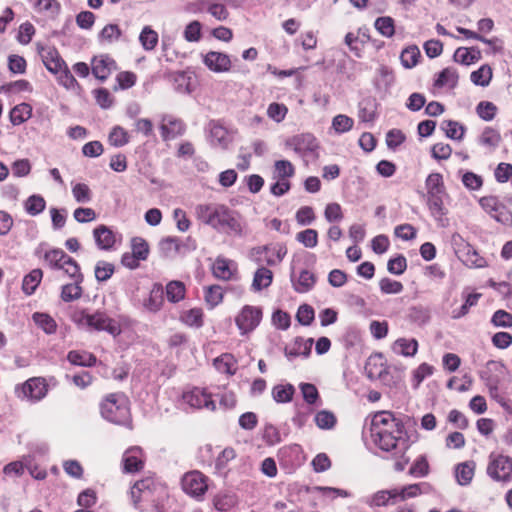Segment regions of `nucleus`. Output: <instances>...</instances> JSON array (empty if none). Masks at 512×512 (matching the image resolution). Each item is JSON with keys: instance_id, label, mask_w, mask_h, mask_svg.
<instances>
[{"instance_id": "44", "label": "nucleus", "mask_w": 512, "mask_h": 512, "mask_svg": "<svg viewBox=\"0 0 512 512\" xmlns=\"http://www.w3.org/2000/svg\"><path fill=\"white\" fill-rule=\"evenodd\" d=\"M122 31L116 24H107L98 34V40L103 44H111L120 39Z\"/></svg>"}, {"instance_id": "13", "label": "nucleus", "mask_w": 512, "mask_h": 512, "mask_svg": "<svg viewBox=\"0 0 512 512\" xmlns=\"http://www.w3.org/2000/svg\"><path fill=\"white\" fill-rule=\"evenodd\" d=\"M365 371L367 377L372 380L378 379L386 385H391L393 383L392 377L381 354H376L368 358L365 365Z\"/></svg>"}, {"instance_id": "59", "label": "nucleus", "mask_w": 512, "mask_h": 512, "mask_svg": "<svg viewBox=\"0 0 512 512\" xmlns=\"http://www.w3.org/2000/svg\"><path fill=\"white\" fill-rule=\"evenodd\" d=\"M429 464L424 455L419 456L409 469V475L415 478H422L429 474Z\"/></svg>"}, {"instance_id": "22", "label": "nucleus", "mask_w": 512, "mask_h": 512, "mask_svg": "<svg viewBox=\"0 0 512 512\" xmlns=\"http://www.w3.org/2000/svg\"><path fill=\"white\" fill-rule=\"evenodd\" d=\"M209 142L213 147L227 149L231 142L227 129L216 121L209 123Z\"/></svg>"}, {"instance_id": "55", "label": "nucleus", "mask_w": 512, "mask_h": 512, "mask_svg": "<svg viewBox=\"0 0 512 512\" xmlns=\"http://www.w3.org/2000/svg\"><path fill=\"white\" fill-rule=\"evenodd\" d=\"M374 26L384 37H392L395 33L394 19L390 16L378 17L375 20Z\"/></svg>"}, {"instance_id": "36", "label": "nucleus", "mask_w": 512, "mask_h": 512, "mask_svg": "<svg viewBox=\"0 0 512 512\" xmlns=\"http://www.w3.org/2000/svg\"><path fill=\"white\" fill-rule=\"evenodd\" d=\"M458 83V73L453 68H445L434 81V86L437 88L449 87L455 88Z\"/></svg>"}, {"instance_id": "1", "label": "nucleus", "mask_w": 512, "mask_h": 512, "mask_svg": "<svg viewBox=\"0 0 512 512\" xmlns=\"http://www.w3.org/2000/svg\"><path fill=\"white\" fill-rule=\"evenodd\" d=\"M370 433L373 443L395 460L394 469L403 471L410 461L406 453L411 441L402 421L392 412H377L372 418Z\"/></svg>"}, {"instance_id": "3", "label": "nucleus", "mask_w": 512, "mask_h": 512, "mask_svg": "<svg viewBox=\"0 0 512 512\" xmlns=\"http://www.w3.org/2000/svg\"><path fill=\"white\" fill-rule=\"evenodd\" d=\"M100 409L102 417L107 421L132 429L129 400L123 393L109 394Z\"/></svg>"}, {"instance_id": "35", "label": "nucleus", "mask_w": 512, "mask_h": 512, "mask_svg": "<svg viewBox=\"0 0 512 512\" xmlns=\"http://www.w3.org/2000/svg\"><path fill=\"white\" fill-rule=\"evenodd\" d=\"M167 299L171 303H178L185 298L186 288L183 282L172 280L165 288Z\"/></svg>"}, {"instance_id": "26", "label": "nucleus", "mask_w": 512, "mask_h": 512, "mask_svg": "<svg viewBox=\"0 0 512 512\" xmlns=\"http://www.w3.org/2000/svg\"><path fill=\"white\" fill-rule=\"evenodd\" d=\"M378 103L374 97H366L359 102L358 117L362 122H373L377 118Z\"/></svg>"}, {"instance_id": "37", "label": "nucleus", "mask_w": 512, "mask_h": 512, "mask_svg": "<svg viewBox=\"0 0 512 512\" xmlns=\"http://www.w3.org/2000/svg\"><path fill=\"white\" fill-rule=\"evenodd\" d=\"M273 279L272 271L268 268H258L254 274L252 289L254 291H261L271 285Z\"/></svg>"}, {"instance_id": "40", "label": "nucleus", "mask_w": 512, "mask_h": 512, "mask_svg": "<svg viewBox=\"0 0 512 512\" xmlns=\"http://www.w3.org/2000/svg\"><path fill=\"white\" fill-rule=\"evenodd\" d=\"M441 129L445 132V135L453 140H462L465 134V127L454 120H444L441 123Z\"/></svg>"}, {"instance_id": "21", "label": "nucleus", "mask_w": 512, "mask_h": 512, "mask_svg": "<svg viewBox=\"0 0 512 512\" xmlns=\"http://www.w3.org/2000/svg\"><path fill=\"white\" fill-rule=\"evenodd\" d=\"M39 54L46 69L53 74H57L65 66V61L54 47H42Z\"/></svg>"}, {"instance_id": "15", "label": "nucleus", "mask_w": 512, "mask_h": 512, "mask_svg": "<svg viewBox=\"0 0 512 512\" xmlns=\"http://www.w3.org/2000/svg\"><path fill=\"white\" fill-rule=\"evenodd\" d=\"M286 254L287 249L283 245L261 246L252 249V255L257 256V260H264L270 266L280 263Z\"/></svg>"}, {"instance_id": "17", "label": "nucleus", "mask_w": 512, "mask_h": 512, "mask_svg": "<svg viewBox=\"0 0 512 512\" xmlns=\"http://www.w3.org/2000/svg\"><path fill=\"white\" fill-rule=\"evenodd\" d=\"M160 131L163 140L175 139L184 133L185 124L172 115H164L161 119Z\"/></svg>"}, {"instance_id": "11", "label": "nucleus", "mask_w": 512, "mask_h": 512, "mask_svg": "<svg viewBox=\"0 0 512 512\" xmlns=\"http://www.w3.org/2000/svg\"><path fill=\"white\" fill-rule=\"evenodd\" d=\"M181 484L183 491L194 498H201L208 489L207 478L196 470L186 473Z\"/></svg>"}, {"instance_id": "19", "label": "nucleus", "mask_w": 512, "mask_h": 512, "mask_svg": "<svg viewBox=\"0 0 512 512\" xmlns=\"http://www.w3.org/2000/svg\"><path fill=\"white\" fill-rule=\"evenodd\" d=\"M203 63L215 73L228 72L231 68L230 57L221 52L210 51L203 56Z\"/></svg>"}, {"instance_id": "50", "label": "nucleus", "mask_w": 512, "mask_h": 512, "mask_svg": "<svg viewBox=\"0 0 512 512\" xmlns=\"http://www.w3.org/2000/svg\"><path fill=\"white\" fill-rule=\"evenodd\" d=\"M130 137L128 132L121 126H114L108 135V142L114 147H123L128 144Z\"/></svg>"}, {"instance_id": "33", "label": "nucleus", "mask_w": 512, "mask_h": 512, "mask_svg": "<svg viewBox=\"0 0 512 512\" xmlns=\"http://www.w3.org/2000/svg\"><path fill=\"white\" fill-rule=\"evenodd\" d=\"M295 174V168L293 164L288 160H277L274 163L272 178L274 180H285L289 181Z\"/></svg>"}, {"instance_id": "53", "label": "nucleus", "mask_w": 512, "mask_h": 512, "mask_svg": "<svg viewBox=\"0 0 512 512\" xmlns=\"http://www.w3.org/2000/svg\"><path fill=\"white\" fill-rule=\"evenodd\" d=\"M470 79L475 85L486 87L492 79V69L488 65H482L471 73Z\"/></svg>"}, {"instance_id": "24", "label": "nucleus", "mask_w": 512, "mask_h": 512, "mask_svg": "<svg viewBox=\"0 0 512 512\" xmlns=\"http://www.w3.org/2000/svg\"><path fill=\"white\" fill-rule=\"evenodd\" d=\"M164 303V288L160 283L153 284L149 296L144 300V308L152 313L158 312Z\"/></svg>"}, {"instance_id": "38", "label": "nucleus", "mask_w": 512, "mask_h": 512, "mask_svg": "<svg viewBox=\"0 0 512 512\" xmlns=\"http://www.w3.org/2000/svg\"><path fill=\"white\" fill-rule=\"evenodd\" d=\"M232 265V261L218 257L213 264L214 276L222 280L231 279L233 276Z\"/></svg>"}, {"instance_id": "62", "label": "nucleus", "mask_w": 512, "mask_h": 512, "mask_svg": "<svg viewBox=\"0 0 512 512\" xmlns=\"http://www.w3.org/2000/svg\"><path fill=\"white\" fill-rule=\"evenodd\" d=\"M214 364L216 368L222 373L233 375L236 372L235 360L230 354H224L218 357L215 359Z\"/></svg>"}, {"instance_id": "58", "label": "nucleus", "mask_w": 512, "mask_h": 512, "mask_svg": "<svg viewBox=\"0 0 512 512\" xmlns=\"http://www.w3.org/2000/svg\"><path fill=\"white\" fill-rule=\"evenodd\" d=\"M73 281L81 283L83 281V274L80 271L78 263L68 255V259L62 264L61 268Z\"/></svg>"}, {"instance_id": "34", "label": "nucleus", "mask_w": 512, "mask_h": 512, "mask_svg": "<svg viewBox=\"0 0 512 512\" xmlns=\"http://www.w3.org/2000/svg\"><path fill=\"white\" fill-rule=\"evenodd\" d=\"M68 361L77 366L91 367L96 363V357L87 351L72 350L67 355Z\"/></svg>"}, {"instance_id": "60", "label": "nucleus", "mask_w": 512, "mask_h": 512, "mask_svg": "<svg viewBox=\"0 0 512 512\" xmlns=\"http://www.w3.org/2000/svg\"><path fill=\"white\" fill-rule=\"evenodd\" d=\"M44 259L50 267L60 269L68 255L61 249H51L45 253Z\"/></svg>"}, {"instance_id": "42", "label": "nucleus", "mask_w": 512, "mask_h": 512, "mask_svg": "<svg viewBox=\"0 0 512 512\" xmlns=\"http://www.w3.org/2000/svg\"><path fill=\"white\" fill-rule=\"evenodd\" d=\"M393 350L403 356H414L418 350L416 339L399 338L393 344Z\"/></svg>"}, {"instance_id": "64", "label": "nucleus", "mask_w": 512, "mask_h": 512, "mask_svg": "<svg viewBox=\"0 0 512 512\" xmlns=\"http://www.w3.org/2000/svg\"><path fill=\"white\" fill-rule=\"evenodd\" d=\"M296 240L306 248H314L318 244V233L314 229H306L296 234Z\"/></svg>"}, {"instance_id": "61", "label": "nucleus", "mask_w": 512, "mask_h": 512, "mask_svg": "<svg viewBox=\"0 0 512 512\" xmlns=\"http://www.w3.org/2000/svg\"><path fill=\"white\" fill-rule=\"evenodd\" d=\"M173 81L177 92L189 94L193 91L191 87V77L187 73L176 72L173 75Z\"/></svg>"}, {"instance_id": "30", "label": "nucleus", "mask_w": 512, "mask_h": 512, "mask_svg": "<svg viewBox=\"0 0 512 512\" xmlns=\"http://www.w3.org/2000/svg\"><path fill=\"white\" fill-rule=\"evenodd\" d=\"M500 132L492 127H485L478 138V143L490 150H495L501 143Z\"/></svg>"}, {"instance_id": "52", "label": "nucleus", "mask_w": 512, "mask_h": 512, "mask_svg": "<svg viewBox=\"0 0 512 512\" xmlns=\"http://www.w3.org/2000/svg\"><path fill=\"white\" fill-rule=\"evenodd\" d=\"M139 41L144 50L151 51L158 43V34L150 26H145L139 35Z\"/></svg>"}, {"instance_id": "63", "label": "nucleus", "mask_w": 512, "mask_h": 512, "mask_svg": "<svg viewBox=\"0 0 512 512\" xmlns=\"http://www.w3.org/2000/svg\"><path fill=\"white\" fill-rule=\"evenodd\" d=\"M81 283L74 281L73 283L62 286L61 298L65 302L76 300L82 295Z\"/></svg>"}, {"instance_id": "25", "label": "nucleus", "mask_w": 512, "mask_h": 512, "mask_svg": "<svg viewBox=\"0 0 512 512\" xmlns=\"http://www.w3.org/2000/svg\"><path fill=\"white\" fill-rule=\"evenodd\" d=\"M433 490L428 482L409 484L401 489H397L398 500L405 501L409 498L417 497L421 494H428Z\"/></svg>"}, {"instance_id": "18", "label": "nucleus", "mask_w": 512, "mask_h": 512, "mask_svg": "<svg viewBox=\"0 0 512 512\" xmlns=\"http://www.w3.org/2000/svg\"><path fill=\"white\" fill-rule=\"evenodd\" d=\"M91 66L92 74L100 81L106 80L116 70V62L108 55L93 57Z\"/></svg>"}, {"instance_id": "49", "label": "nucleus", "mask_w": 512, "mask_h": 512, "mask_svg": "<svg viewBox=\"0 0 512 512\" xmlns=\"http://www.w3.org/2000/svg\"><path fill=\"white\" fill-rule=\"evenodd\" d=\"M35 324L46 334H54L57 329L55 320L48 314L36 312L32 316Z\"/></svg>"}, {"instance_id": "47", "label": "nucleus", "mask_w": 512, "mask_h": 512, "mask_svg": "<svg viewBox=\"0 0 512 512\" xmlns=\"http://www.w3.org/2000/svg\"><path fill=\"white\" fill-rule=\"evenodd\" d=\"M180 321L189 327L200 328L203 325V312L200 308L184 311Z\"/></svg>"}, {"instance_id": "23", "label": "nucleus", "mask_w": 512, "mask_h": 512, "mask_svg": "<svg viewBox=\"0 0 512 512\" xmlns=\"http://www.w3.org/2000/svg\"><path fill=\"white\" fill-rule=\"evenodd\" d=\"M93 237L100 250H110L116 242L115 233L106 225H99L93 230Z\"/></svg>"}, {"instance_id": "43", "label": "nucleus", "mask_w": 512, "mask_h": 512, "mask_svg": "<svg viewBox=\"0 0 512 512\" xmlns=\"http://www.w3.org/2000/svg\"><path fill=\"white\" fill-rule=\"evenodd\" d=\"M32 115V107L27 103L16 105L10 112V121L13 125H20Z\"/></svg>"}, {"instance_id": "56", "label": "nucleus", "mask_w": 512, "mask_h": 512, "mask_svg": "<svg viewBox=\"0 0 512 512\" xmlns=\"http://www.w3.org/2000/svg\"><path fill=\"white\" fill-rule=\"evenodd\" d=\"M114 271V264L104 260L98 261L94 269L95 278L98 282H105L111 278V276L114 274Z\"/></svg>"}, {"instance_id": "4", "label": "nucleus", "mask_w": 512, "mask_h": 512, "mask_svg": "<svg viewBox=\"0 0 512 512\" xmlns=\"http://www.w3.org/2000/svg\"><path fill=\"white\" fill-rule=\"evenodd\" d=\"M486 473L489 478L497 483H511L512 457L501 452H491L488 456Z\"/></svg>"}, {"instance_id": "16", "label": "nucleus", "mask_w": 512, "mask_h": 512, "mask_svg": "<svg viewBox=\"0 0 512 512\" xmlns=\"http://www.w3.org/2000/svg\"><path fill=\"white\" fill-rule=\"evenodd\" d=\"M183 400L186 404L193 408L208 410H215V402L212 400L211 395L205 389L193 388L183 394Z\"/></svg>"}, {"instance_id": "41", "label": "nucleus", "mask_w": 512, "mask_h": 512, "mask_svg": "<svg viewBox=\"0 0 512 512\" xmlns=\"http://www.w3.org/2000/svg\"><path fill=\"white\" fill-rule=\"evenodd\" d=\"M43 277V272L41 269H33L29 274H27L22 282V290L26 295H32L38 285L41 282Z\"/></svg>"}, {"instance_id": "48", "label": "nucleus", "mask_w": 512, "mask_h": 512, "mask_svg": "<svg viewBox=\"0 0 512 512\" xmlns=\"http://www.w3.org/2000/svg\"><path fill=\"white\" fill-rule=\"evenodd\" d=\"M420 56H421V53L417 46H415V45L408 46L407 48H405L402 51V53L400 55L401 64L405 68L411 69L417 65Z\"/></svg>"}, {"instance_id": "7", "label": "nucleus", "mask_w": 512, "mask_h": 512, "mask_svg": "<svg viewBox=\"0 0 512 512\" xmlns=\"http://www.w3.org/2000/svg\"><path fill=\"white\" fill-rule=\"evenodd\" d=\"M19 398L36 403L44 399L48 393V384L43 377H32L26 380L21 387L16 388Z\"/></svg>"}, {"instance_id": "20", "label": "nucleus", "mask_w": 512, "mask_h": 512, "mask_svg": "<svg viewBox=\"0 0 512 512\" xmlns=\"http://www.w3.org/2000/svg\"><path fill=\"white\" fill-rule=\"evenodd\" d=\"M290 278L293 289L298 293L309 292L316 283V276L314 273L306 269L301 270L298 277H296L294 267H292Z\"/></svg>"}, {"instance_id": "39", "label": "nucleus", "mask_w": 512, "mask_h": 512, "mask_svg": "<svg viewBox=\"0 0 512 512\" xmlns=\"http://www.w3.org/2000/svg\"><path fill=\"white\" fill-rule=\"evenodd\" d=\"M427 195L445 194L446 189L443 181V176L440 173H431L425 181Z\"/></svg>"}, {"instance_id": "46", "label": "nucleus", "mask_w": 512, "mask_h": 512, "mask_svg": "<svg viewBox=\"0 0 512 512\" xmlns=\"http://www.w3.org/2000/svg\"><path fill=\"white\" fill-rule=\"evenodd\" d=\"M24 208L29 215L36 216L45 210L46 201L41 195L34 194L27 198Z\"/></svg>"}, {"instance_id": "14", "label": "nucleus", "mask_w": 512, "mask_h": 512, "mask_svg": "<svg viewBox=\"0 0 512 512\" xmlns=\"http://www.w3.org/2000/svg\"><path fill=\"white\" fill-rule=\"evenodd\" d=\"M262 311L260 308L246 305L236 317V325L242 334L251 332L260 323Z\"/></svg>"}, {"instance_id": "5", "label": "nucleus", "mask_w": 512, "mask_h": 512, "mask_svg": "<svg viewBox=\"0 0 512 512\" xmlns=\"http://www.w3.org/2000/svg\"><path fill=\"white\" fill-rule=\"evenodd\" d=\"M77 323L97 331H106L113 337L120 335L122 331L120 324L104 312L93 314L82 312L77 318Z\"/></svg>"}, {"instance_id": "27", "label": "nucleus", "mask_w": 512, "mask_h": 512, "mask_svg": "<svg viewBox=\"0 0 512 512\" xmlns=\"http://www.w3.org/2000/svg\"><path fill=\"white\" fill-rule=\"evenodd\" d=\"M446 196V193L438 195H427L428 209L431 216L437 221H440L447 214V210L444 206V197Z\"/></svg>"}, {"instance_id": "54", "label": "nucleus", "mask_w": 512, "mask_h": 512, "mask_svg": "<svg viewBox=\"0 0 512 512\" xmlns=\"http://www.w3.org/2000/svg\"><path fill=\"white\" fill-rule=\"evenodd\" d=\"M314 421L317 427L322 430L333 429L337 423L336 416L328 410H321L317 412Z\"/></svg>"}, {"instance_id": "6", "label": "nucleus", "mask_w": 512, "mask_h": 512, "mask_svg": "<svg viewBox=\"0 0 512 512\" xmlns=\"http://www.w3.org/2000/svg\"><path fill=\"white\" fill-rule=\"evenodd\" d=\"M285 147L308 162L317 156L318 142L312 134L303 133L288 138Z\"/></svg>"}, {"instance_id": "51", "label": "nucleus", "mask_w": 512, "mask_h": 512, "mask_svg": "<svg viewBox=\"0 0 512 512\" xmlns=\"http://www.w3.org/2000/svg\"><path fill=\"white\" fill-rule=\"evenodd\" d=\"M237 504V497L234 494L221 493L214 497L213 505L220 512H227Z\"/></svg>"}, {"instance_id": "9", "label": "nucleus", "mask_w": 512, "mask_h": 512, "mask_svg": "<svg viewBox=\"0 0 512 512\" xmlns=\"http://www.w3.org/2000/svg\"><path fill=\"white\" fill-rule=\"evenodd\" d=\"M188 9L193 13L207 12L218 21H225L229 16L225 4L218 0H196L188 5Z\"/></svg>"}, {"instance_id": "57", "label": "nucleus", "mask_w": 512, "mask_h": 512, "mask_svg": "<svg viewBox=\"0 0 512 512\" xmlns=\"http://www.w3.org/2000/svg\"><path fill=\"white\" fill-rule=\"evenodd\" d=\"M354 120L345 115L338 114L332 119V128L337 134H343L350 131L353 128Z\"/></svg>"}, {"instance_id": "8", "label": "nucleus", "mask_w": 512, "mask_h": 512, "mask_svg": "<svg viewBox=\"0 0 512 512\" xmlns=\"http://www.w3.org/2000/svg\"><path fill=\"white\" fill-rule=\"evenodd\" d=\"M481 208L497 222L512 224V212L496 196H484L479 199Z\"/></svg>"}, {"instance_id": "10", "label": "nucleus", "mask_w": 512, "mask_h": 512, "mask_svg": "<svg viewBox=\"0 0 512 512\" xmlns=\"http://www.w3.org/2000/svg\"><path fill=\"white\" fill-rule=\"evenodd\" d=\"M454 244L457 246L456 254L458 258L469 267H483L485 260L481 257L476 249L465 242L460 235L453 236Z\"/></svg>"}, {"instance_id": "2", "label": "nucleus", "mask_w": 512, "mask_h": 512, "mask_svg": "<svg viewBox=\"0 0 512 512\" xmlns=\"http://www.w3.org/2000/svg\"><path fill=\"white\" fill-rule=\"evenodd\" d=\"M195 216L203 224L228 234L241 236L243 229L237 212L226 205L209 203L198 204L195 207Z\"/></svg>"}, {"instance_id": "45", "label": "nucleus", "mask_w": 512, "mask_h": 512, "mask_svg": "<svg viewBox=\"0 0 512 512\" xmlns=\"http://www.w3.org/2000/svg\"><path fill=\"white\" fill-rule=\"evenodd\" d=\"M295 393L294 386L291 384H278L272 388V397L277 403H288L292 400Z\"/></svg>"}, {"instance_id": "31", "label": "nucleus", "mask_w": 512, "mask_h": 512, "mask_svg": "<svg viewBox=\"0 0 512 512\" xmlns=\"http://www.w3.org/2000/svg\"><path fill=\"white\" fill-rule=\"evenodd\" d=\"M454 61L463 65H470L481 58V52L478 48L459 47L454 53Z\"/></svg>"}, {"instance_id": "32", "label": "nucleus", "mask_w": 512, "mask_h": 512, "mask_svg": "<svg viewBox=\"0 0 512 512\" xmlns=\"http://www.w3.org/2000/svg\"><path fill=\"white\" fill-rule=\"evenodd\" d=\"M398 500L397 489L381 490L374 493L370 500L369 505L375 507L386 506L389 504H395Z\"/></svg>"}, {"instance_id": "29", "label": "nucleus", "mask_w": 512, "mask_h": 512, "mask_svg": "<svg viewBox=\"0 0 512 512\" xmlns=\"http://www.w3.org/2000/svg\"><path fill=\"white\" fill-rule=\"evenodd\" d=\"M141 449L133 447L128 449L123 455V464L125 472H137L143 467V462L140 459Z\"/></svg>"}, {"instance_id": "28", "label": "nucleus", "mask_w": 512, "mask_h": 512, "mask_svg": "<svg viewBox=\"0 0 512 512\" xmlns=\"http://www.w3.org/2000/svg\"><path fill=\"white\" fill-rule=\"evenodd\" d=\"M475 463L473 461H466L459 463L455 467L456 481L461 486H466L471 483L475 473Z\"/></svg>"}, {"instance_id": "12", "label": "nucleus", "mask_w": 512, "mask_h": 512, "mask_svg": "<svg viewBox=\"0 0 512 512\" xmlns=\"http://www.w3.org/2000/svg\"><path fill=\"white\" fill-rule=\"evenodd\" d=\"M158 488L152 478H145L137 481L131 488L130 494L136 508H141V502H153V495Z\"/></svg>"}]
</instances>
